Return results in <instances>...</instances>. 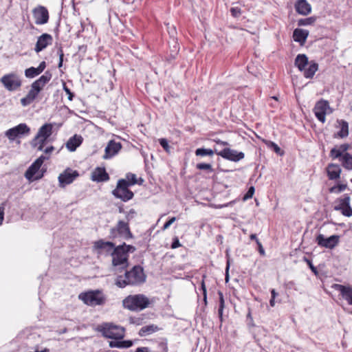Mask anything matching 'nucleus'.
Here are the masks:
<instances>
[{
    "instance_id": "1",
    "label": "nucleus",
    "mask_w": 352,
    "mask_h": 352,
    "mask_svg": "<svg viewBox=\"0 0 352 352\" xmlns=\"http://www.w3.org/2000/svg\"><path fill=\"white\" fill-rule=\"evenodd\" d=\"M146 278L143 267L136 265L130 270H126L124 276H118L115 284L120 288H124L127 285L137 286L144 283Z\"/></svg>"
},
{
    "instance_id": "2",
    "label": "nucleus",
    "mask_w": 352,
    "mask_h": 352,
    "mask_svg": "<svg viewBox=\"0 0 352 352\" xmlns=\"http://www.w3.org/2000/svg\"><path fill=\"white\" fill-rule=\"evenodd\" d=\"M153 302L145 295L139 294L126 296L122 300V306L130 311H138L148 307Z\"/></svg>"
},
{
    "instance_id": "3",
    "label": "nucleus",
    "mask_w": 352,
    "mask_h": 352,
    "mask_svg": "<svg viewBox=\"0 0 352 352\" xmlns=\"http://www.w3.org/2000/svg\"><path fill=\"white\" fill-rule=\"evenodd\" d=\"M294 65L300 72H303L306 78H312L318 69V63L314 61L309 63L307 56L303 54L297 55Z\"/></svg>"
},
{
    "instance_id": "4",
    "label": "nucleus",
    "mask_w": 352,
    "mask_h": 352,
    "mask_svg": "<svg viewBox=\"0 0 352 352\" xmlns=\"http://www.w3.org/2000/svg\"><path fill=\"white\" fill-rule=\"evenodd\" d=\"M98 330L107 338L121 340L124 337V328L113 323H103L98 326Z\"/></svg>"
},
{
    "instance_id": "5",
    "label": "nucleus",
    "mask_w": 352,
    "mask_h": 352,
    "mask_svg": "<svg viewBox=\"0 0 352 352\" xmlns=\"http://www.w3.org/2000/svg\"><path fill=\"white\" fill-rule=\"evenodd\" d=\"M79 298L89 306H96L104 305L106 302V297L101 290H91L81 293Z\"/></svg>"
},
{
    "instance_id": "6",
    "label": "nucleus",
    "mask_w": 352,
    "mask_h": 352,
    "mask_svg": "<svg viewBox=\"0 0 352 352\" xmlns=\"http://www.w3.org/2000/svg\"><path fill=\"white\" fill-rule=\"evenodd\" d=\"M129 186L125 179H120L118 181L116 188L112 190V195L117 199L126 202L133 199L134 194L129 188Z\"/></svg>"
},
{
    "instance_id": "7",
    "label": "nucleus",
    "mask_w": 352,
    "mask_h": 352,
    "mask_svg": "<svg viewBox=\"0 0 352 352\" xmlns=\"http://www.w3.org/2000/svg\"><path fill=\"white\" fill-rule=\"evenodd\" d=\"M129 255H126L122 246H116L111 254L112 265L118 267L120 271L126 270L129 266Z\"/></svg>"
},
{
    "instance_id": "8",
    "label": "nucleus",
    "mask_w": 352,
    "mask_h": 352,
    "mask_svg": "<svg viewBox=\"0 0 352 352\" xmlns=\"http://www.w3.org/2000/svg\"><path fill=\"white\" fill-rule=\"evenodd\" d=\"M118 236H121L126 240L133 237L128 222L120 220L115 227L111 228L109 238L115 239Z\"/></svg>"
},
{
    "instance_id": "9",
    "label": "nucleus",
    "mask_w": 352,
    "mask_h": 352,
    "mask_svg": "<svg viewBox=\"0 0 352 352\" xmlns=\"http://www.w3.org/2000/svg\"><path fill=\"white\" fill-rule=\"evenodd\" d=\"M4 87L10 91L17 90L21 86V80L14 73H10L3 76L0 80Z\"/></svg>"
},
{
    "instance_id": "10",
    "label": "nucleus",
    "mask_w": 352,
    "mask_h": 352,
    "mask_svg": "<svg viewBox=\"0 0 352 352\" xmlns=\"http://www.w3.org/2000/svg\"><path fill=\"white\" fill-rule=\"evenodd\" d=\"M116 247L113 242L103 239L96 241L93 245V249L98 255L111 256Z\"/></svg>"
},
{
    "instance_id": "11",
    "label": "nucleus",
    "mask_w": 352,
    "mask_h": 352,
    "mask_svg": "<svg viewBox=\"0 0 352 352\" xmlns=\"http://www.w3.org/2000/svg\"><path fill=\"white\" fill-rule=\"evenodd\" d=\"M314 111L319 121L324 123L326 114L331 113L329 102L324 100H320L316 102Z\"/></svg>"
},
{
    "instance_id": "12",
    "label": "nucleus",
    "mask_w": 352,
    "mask_h": 352,
    "mask_svg": "<svg viewBox=\"0 0 352 352\" xmlns=\"http://www.w3.org/2000/svg\"><path fill=\"white\" fill-rule=\"evenodd\" d=\"M78 176L79 173L77 170H74L69 168H66L58 176L59 186L61 188L65 187L67 185L72 184Z\"/></svg>"
},
{
    "instance_id": "13",
    "label": "nucleus",
    "mask_w": 352,
    "mask_h": 352,
    "mask_svg": "<svg viewBox=\"0 0 352 352\" xmlns=\"http://www.w3.org/2000/svg\"><path fill=\"white\" fill-rule=\"evenodd\" d=\"M34 23L36 25L46 24L49 21V12L43 6H38L32 10Z\"/></svg>"
},
{
    "instance_id": "14",
    "label": "nucleus",
    "mask_w": 352,
    "mask_h": 352,
    "mask_svg": "<svg viewBox=\"0 0 352 352\" xmlns=\"http://www.w3.org/2000/svg\"><path fill=\"white\" fill-rule=\"evenodd\" d=\"M30 132V127L25 123H21L17 126L8 129L6 135L10 140H14L17 137L28 135Z\"/></svg>"
},
{
    "instance_id": "15",
    "label": "nucleus",
    "mask_w": 352,
    "mask_h": 352,
    "mask_svg": "<svg viewBox=\"0 0 352 352\" xmlns=\"http://www.w3.org/2000/svg\"><path fill=\"white\" fill-rule=\"evenodd\" d=\"M340 236L338 235H332L328 238H325L322 234L317 236L316 241L318 245L325 248L333 249L339 243Z\"/></svg>"
},
{
    "instance_id": "16",
    "label": "nucleus",
    "mask_w": 352,
    "mask_h": 352,
    "mask_svg": "<svg viewBox=\"0 0 352 352\" xmlns=\"http://www.w3.org/2000/svg\"><path fill=\"white\" fill-rule=\"evenodd\" d=\"M350 197L349 195H344L342 198L337 200L338 204L334 207L336 210L341 211L346 217L352 216V208L350 206Z\"/></svg>"
},
{
    "instance_id": "17",
    "label": "nucleus",
    "mask_w": 352,
    "mask_h": 352,
    "mask_svg": "<svg viewBox=\"0 0 352 352\" xmlns=\"http://www.w3.org/2000/svg\"><path fill=\"white\" fill-rule=\"evenodd\" d=\"M331 287L339 292L342 298L345 300L349 305H352V286L333 284Z\"/></svg>"
},
{
    "instance_id": "18",
    "label": "nucleus",
    "mask_w": 352,
    "mask_h": 352,
    "mask_svg": "<svg viewBox=\"0 0 352 352\" xmlns=\"http://www.w3.org/2000/svg\"><path fill=\"white\" fill-rule=\"evenodd\" d=\"M42 89L36 85L34 82L30 86V90L28 94L21 99V104L23 107H27L38 96Z\"/></svg>"
},
{
    "instance_id": "19",
    "label": "nucleus",
    "mask_w": 352,
    "mask_h": 352,
    "mask_svg": "<svg viewBox=\"0 0 352 352\" xmlns=\"http://www.w3.org/2000/svg\"><path fill=\"white\" fill-rule=\"evenodd\" d=\"M219 155L224 159L233 162H239L244 157V153L243 152H237L229 148H225L220 151Z\"/></svg>"
},
{
    "instance_id": "20",
    "label": "nucleus",
    "mask_w": 352,
    "mask_h": 352,
    "mask_svg": "<svg viewBox=\"0 0 352 352\" xmlns=\"http://www.w3.org/2000/svg\"><path fill=\"white\" fill-rule=\"evenodd\" d=\"M53 37L51 34L47 33H44L41 35L36 41L34 50L36 52L38 53L45 49L48 45L52 44Z\"/></svg>"
},
{
    "instance_id": "21",
    "label": "nucleus",
    "mask_w": 352,
    "mask_h": 352,
    "mask_svg": "<svg viewBox=\"0 0 352 352\" xmlns=\"http://www.w3.org/2000/svg\"><path fill=\"white\" fill-rule=\"evenodd\" d=\"M121 148L122 144L120 142H116L113 140H110L105 148L103 159L107 160L111 158L116 155Z\"/></svg>"
},
{
    "instance_id": "22",
    "label": "nucleus",
    "mask_w": 352,
    "mask_h": 352,
    "mask_svg": "<svg viewBox=\"0 0 352 352\" xmlns=\"http://www.w3.org/2000/svg\"><path fill=\"white\" fill-rule=\"evenodd\" d=\"M53 125L50 123H46L41 126L38 131L33 140V142H36L40 138H44V140H47L48 138L52 134Z\"/></svg>"
},
{
    "instance_id": "23",
    "label": "nucleus",
    "mask_w": 352,
    "mask_h": 352,
    "mask_svg": "<svg viewBox=\"0 0 352 352\" xmlns=\"http://www.w3.org/2000/svg\"><path fill=\"white\" fill-rule=\"evenodd\" d=\"M349 144H342L340 146H336L333 147L329 153V156L333 159H338L342 157L343 154L347 153L346 151L349 148Z\"/></svg>"
},
{
    "instance_id": "24",
    "label": "nucleus",
    "mask_w": 352,
    "mask_h": 352,
    "mask_svg": "<svg viewBox=\"0 0 352 352\" xmlns=\"http://www.w3.org/2000/svg\"><path fill=\"white\" fill-rule=\"evenodd\" d=\"M91 179L97 182H107L109 179V175L104 168H97L93 172Z\"/></svg>"
},
{
    "instance_id": "25",
    "label": "nucleus",
    "mask_w": 352,
    "mask_h": 352,
    "mask_svg": "<svg viewBox=\"0 0 352 352\" xmlns=\"http://www.w3.org/2000/svg\"><path fill=\"white\" fill-rule=\"evenodd\" d=\"M296 12L302 15H308L311 11V6L307 0H298L295 4Z\"/></svg>"
},
{
    "instance_id": "26",
    "label": "nucleus",
    "mask_w": 352,
    "mask_h": 352,
    "mask_svg": "<svg viewBox=\"0 0 352 352\" xmlns=\"http://www.w3.org/2000/svg\"><path fill=\"white\" fill-rule=\"evenodd\" d=\"M341 171L340 166L336 164H329L327 167V176L331 180L339 179Z\"/></svg>"
},
{
    "instance_id": "27",
    "label": "nucleus",
    "mask_w": 352,
    "mask_h": 352,
    "mask_svg": "<svg viewBox=\"0 0 352 352\" xmlns=\"http://www.w3.org/2000/svg\"><path fill=\"white\" fill-rule=\"evenodd\" d=\"M309 36V31L303 29L296 28L293 32V38L296 42L303 45Z\"/></svg>"
},
{
    "instance_id": "28",
    "label": "nucleus",
    "mask_w": 352,
    "mask_h": 352,
    "mask_svg": "<svg viewBox=\"0 0 352 352\" xmlns=\"http://www.w3.org/2000/svg\"><path fill=\"white\" fill-rule=\"evenodd\" d=\"M82 138L80 135H74L71 137L66 143V147L69 151H75L82 144Z\"/></svg>"
},
{
    "instance_id": "29",
    "label": "nucleus",
    "mask_w": 352,
    "mask_h": 352,
    "mask_svg": "<svg viewBox=\"0 0 352 352\" xmlns=\"http://www.w3.org/2000/svg\"><path fill=\"white\" fill-rule=\"evenodd\" d=\"M40 169L38 166L32 164L31 166L25 171V177L29 181H34L41 179L43 177V174L40 175H36V173Z\"/></svg>"
},
{
    "instance_id": "30",
    "label": "nucleus",
    "mask_w": 352,
    "mask_h": 352,
    "mask_svg": "<svg viewBox=\"0 0 352 352\" xmlns=\"http://www.w3.org/2000/svg\"><path fill=\"white\" fill-rule=\"evenodd\" d=\"M52 78V74L50 71H46L43 75L40 76L37 80L33 82L36 85L41 89L47 84Z\"/></svg>"
},
{
    "instance_id": "31",
    "label": "nucleus",
    "mask_w": 352,
    "mask_h": 352,
    "mask_svg": "<svg viewBox=\"0 0 352 352\" xmlns=\"http://www.w3.org/2000/svg\"><path fill=\"white\" fill-rule=\"evenodd\" d=\"M338 126L340 128V130L335 135V137H338L340 138H346L349 135V124L346 121L343 120H338Z\"/></svg>"
},
{
    "instance_id": "32",
    "label": "nucleus",
    "mask_w": 352,
    "mask_h": 352,
    "mask_svg": "<svg viewBox=\"0 0 352 352\" xmlns=\"http://www.w3.org/2000/svg\"><path fill=\"white\" fill-rule=\"evenodd\" d=\"M109 345L111 348L128 349L133 345V342L131 340H115L110 341Z\"/></svg>"
},
{
    "instance_id": "33",
    "label": "nucleus",
    "mask_w": 352,
    "mask_h": 352,
    "mask_svg": "<svg viewBox=\"0 0 352 352\" xmlns=\"http://www.w3.org/2000/svg\"><path fill=\"white\" fill-rule=\"evenodd\" d=\"M159 330V328L157 325L155 324H149L146 326L142 327L139 331V336L141 337L146 336L150 335L154 332H156Z\"/></svg>"
},
{
    "instance_id": "34",
    "label": "nucleus",
    "mask_w": 352,
    "mask_h": 352,
    "mask_svg": "<svg viewBox=\"0 0 352 352\" xmlns=\"http://www.w3.org/2000/svg\"><path fill=\"white\" fill-rule=\"evenodd\" d=\"M342 166L347 170H352V155L349 153L343 154L342 157L340 158Z\"/></svg>"
},
{
    "instance_id": "35",
    "label": "nucleus",
    "mask_w": 352,
    "mask_h": 352,
    "mask_svg": "<svg viewBox=\"0 0 352 352\" xmlns=\"http://www.w3.org/2000/svg\"><path fill=\"white\" fill-rule=\"evenodd\" d=\"M124 179L126 184L130 186H133L136 184L141 185L144 181L142 178H140L138 182L136 175L132 173H126V178Z\"/></svg>"
},
{
    "instance_id": "36",
    "label": "nucleus",
    "mask_w": 352,
    "mask_h": 352,
    "mask_svg": "<svg viewBox=\"0 0 352 352\" xmlns=\"http://www.w3.org/2000/svg\"><path fill=\"white\" fill-rule=\"evenodd\" d=\"M219 295V308H218V316L220 320L221 323L223 322V312L225 307V301L223 298V294L222 292L218 291Z\"/></svg>"
},
{
    "instance_id": "37",
    "label": "nucleus",
    "mask_w": 352,
    "mask_h": 352,
    "mask_svg": "<svg viewBox=\"0 0 352 352\" xmlns=\"http://www.w3.org/2000/svg\"><path fill=\"white\" fill-rule=\"evenodd\" d=\"M41 74L37 67H31L25 70V76L28 78H33Z\"/></svg>"
},
{
    "instance_id": "38",
    "label": "nucleus",
    "mask_w": 352,
    "mask_h": 352,
    "mask_svg": "<svg viewBox=\"0 0 352 352\" xmlns=\"http://www.w3.org/2000/svg\"><path fill=\"white\" fill-rule=\"evenodd\" d=\"M195 155L197 156H213L214 152H212V149L210 148H198L195 150Z\"/></svg>"
},
{
    "instance_id": "39",
    "label": "nucleus",
    "mask_w": 352,
    "mask_h": 352,
    "mask_svg": "<svg viewBox=\"0 0 352 352\" xmlns=\"http://www.w3.org/2000/svg\"><path fill=\"white\" fill-rule=\"evenodd\" d=\"M265 146L270 148V150L274 151L276 154L279 155H283V151L280 149V148L275 143L270 142V141H266L265 140Z\"/></svg>"
},
{
    "instance_id": "40",
    "label": "nucleus",
    "mask_w": 352,
    "mask_h": 352,
    "mask_svg": "<svg viewBox=\"0 0 352 352\" xmlns=\"http://www.w3.org/2000/svg\"><path fill=\"white\" fill-rule=\"evenodd\" d=\"M347 188V184H338L329 188V192L339 194Z\"/></svg>"
},
{
    "instance_id": "41",
    "label": "nucleus",
    "mask_w": 352,
    "mask_h": 352,
    "mask_svg": "<svg viewBox=\"0 0 352 352\" xmlns=\"http://www.w3.org/2000/svg\"><path fill=\"white\" fill-rule=\"evenodd\" d=\"M316 21V18L314 16H311L306 19H301L298 20V25L299 26H305V25H309L313 24Z\"/></svg>"
},
{
    "instance_id": "42",
    "label": "nucleus",
    "mask_w": 352,
    "mask_h": 352,
    "mask_svg": "<svg viewBox=\"0 0 352 352\" xmlns=\"http://www.w3.org/2000/svg\"><path fill=\"white\" fill-rule=\"evenodd\" d=\"M196 168L198 170H208L210 173L213 172V168L210 164L199 163L196 165Z\"/></svg>"
},
{
    "instance_id": "43",
    "label": "nucleus",
    "mask_w": 352,
    "mask_h": 352,
    "mask_svg": "<svg viewBox=\"0 0 352 352\" xmlns=\"http://www.w3.org/2000/svg\"><path fill=\"white\" fill-rule=\"evenodd\" d=\"M206 275H203V279L201 283V290L202 291L203 296H204V301L205 302V305L207 303V290L204 282V278H206Z\"/></svg>"
},
{
    "instance_id": "44",
    "label": "nucleus",
    "mask_w": 352,
    "mask_h": 352,
    "mask_svg": "<svg viewBox=\"0 0 352 352\" xmlns=\"http://www.w3.org/2000/svg\"><path fill=\"white\" fill-rule=\"evenodd\" d=\"M250 239L252 240H255L257 245H258V251L260 252L261 254H264V248H263V245H262V243L258 241V239H257L256 237V235L253 234H251L250 235Z\"/></svg>"
},
{
    "instance_id": "45",
    "label": "nucleus",
    "mask_w": 352,
    "mask_h": 352,
    "mask_svg": "<svg viewBox=\"0 0 352 352\" xmlns=\"http://www.w3.org/2000/svg\"><path fill=\"white\" fill-rule=\"evenodd\" d=\"M120 245L122 246L124 252H126V255H129V252H133L135 251V248L131 245H127L124 243Z\"/></svg>"
},
{
    "instance_id": "46",
    "label": "nucleus",
    "mask_w": 352,
    "mask_h": 352,
    "mask_svg": "<svg viewBox=\"0 0 352 352\" xmlns=\"http://www.w3.org/2000/svg\"><path fill=\"white\" fill-rule=\"evenodd\" d=\"M135 214H136V211L133 208H131L129 211L126 212V222L129 223L131 219H133L134 218V217L135 216Z\"/></svg>"
},
{
    "instance_id": "47",
    "label": "nucleus",
    "mask_w": 352,
    "mask_h": 352,
    "mask_svg": "<svg viewBox=\"0 0 352 352\" xmlns=\"http://www.w3.org/2000/svg\"><path fill=\"white\" fill-rule=\"evenodd\" d=\"M254 188L253 186L250 187L248 190L247 191V192L243 196V200L245 201V200H248V199L252 198L254 195Z\"/></svg>"
},
{
    "instance_id": "48",
    "label": "nucleus",
    "mask_w": 352,
    "mask_h": 352,
    "mask_svg": "<svg viewBox=\"0 0 352 352\" xmlns=\"http://www.w3.org/2000/svg\"><path fill=\"white\" fill-rule=\"evenodd\" d=\"M63 90L67 93V94L68 95V99L69 100H73V98L74 96V94L71 91V90L67 87V86L66 85V83L63 82Z\"/></svg>"
},
{
    "instance_id": "49",
    "label": "nucleus",
    "mask_w": 352,
    "mask_h": 352,
    "mask_svg": "<svg viewBox=\"0 0 352 352\" xmlns=\"http://www.w3.org/2000/svg\"><path fill=\"white\" fill-rule=\"evenodd\" d=\"M246 322H247L248 325H249V326H252V327L255 326L254 323L253 322L252 312H251V310L250 308L248 309V313L247 314Z\"/></svg>"
},
{
    "instance_id": "50",
    "label": "nucleus",
    "mask_w": 352,
    "mask_h": 352,
    "mask_svg": "<svg viewBox=\"0 0 352 352\" xmlns=\"http://www.w3.org/2000/svg\"><path fill=\"white\" fill-rule=\"evenodd\" d=\"M230 12L232 16L239 17L241 14V10L238 7L231 8Z\"/></svg>"
},
{
    "instance_id": "51",
    "label": "nucleus",
    "mask_w": 352,
    "mask_h": 352,
    "mask_svg": "<svg viewBox=\"0 0 352 352\" xmlns=\"http://www.w3.org/2000/svg\"><path fill=\"white\" fill-rule=\"evenodd\" d=\"M58 53L59 55V63H58V67L59 68H60L63 66V56H64L63 50L61 47H60L58 48Z\"/></svg>"
},
{
    "instance_id": "52",
    "label": "nucleus",
    "mask_w": 352,
    "mask_h": 352,
    "mask_svg": "<svg viewBox=\"0 0 352 352\" xmlns=\"http://www.w3.org/2000/svg\"><path fill=\"white\" fill-rule=\"evenodd\" d=\"M160 145L162 146V147L166 151H168V149H169V145H168V141L166 140V139H164V138H162V139H160Z\"/></svg>"
},
{
    "instance_id": "53",
    "label": "nucleus",
    "mask_w": 352,
    "mask_h": 352,
    "mask_svg": "<svg viewBox=\"0 0 352 352\" xmlns=\"http://www.w3.org/2000/svg\"><path fill=\"white\" fill-rule=\"evenodd\" d=\"M176 220L175 217L170 218L168 221H166L163 226L162 230H165L168 229L172 223H173Z\"/></svg>"
},
{
    "instance_id": "54",
    "label": "nucleus",
    "mask_w": 352,
    "mask_h": 352,
    "mask_svg": "<svg viewBox=\"0 0 352 352\" xmlns=\"http://www.w3.org/2000/svg\"><path fill=\"white\" fill-rule=\"evenodd\" d=\"M158 349H160V352H167L168 351V346L167 344L163 342H161L158 344Z\"/></svg>"
},
{
    "instance_id": "55",
    "label": "nucleus",
    "mask_w": 352,
    "mask_h": 352,
    "mask_svg": "<svg viewBox=\"0 0 352 352\" xmlns=\"http://www.w3.org/2000/svg\"><path fill=\"white\" fill-rule=\"evenodd\" d=\"M181 246V243H179V239L176 236L173 238V242L171 244V248L175 249Z\"/></svg>"
},
{
    "instance_id": "56",
    "label": "nucleus",
    "mask_w": 352,
    "mask_h": 352,
    "mask_svg": "<svg viewBox=\"0 0 352 352\" xmlns=\"http://www.w3.org/2000/svg\"><path fill=\"white\" fill-rule=\"evenodd\" d=\"M4 206L5 203H3L1 206H0V226L2 225L4 219Z\"/></svg>"
},
{
    "instance_id": "57",
    "label": "nucleus",
    "mask_w": 352,
    "mask_h": 352,
    "mask_svg": "<svg viewBox=\"0 0 352 352\" xmlns=\"http://www.w3.org/2000/svg\"><path fill=\"white\" fill-rule=\"evenodd\" d=\"M46 141L47 140H44V138H40L39 139H37L36 142H32V145L35 146L37 144H38L40 145L45 146Z\"/></svg>"
},
{
    "instance_id": "58",
    "label": "nucleus",
    "mask_w": 352,
    "mask_h": 352,
    "mask_svg": "<svg viewBox=\"0 0 352 352\" xmlns=\"http://www.w3.org/2000/svg\"><path fill=\"white\" fill-rule=\"evenodd\" d=\"M45 67H46V63L45 61H42L41 63H40L37 69L41 74L45 70Z\"/></svg>"
},
{
    "instance_id": "59",
    "label": "nucleus",
    "mask_w": 352,
    "mask_h": 352,
    "mask_svg": "<svg viewBox=\"0 0 352 352\" xmlns=\"http://www.w3.org/2000/svg\"><path fill=\"white\" fill-rule=\"evenodd\" d=\"M269 100H274V102H272V105L274 106V107H277L278 104V98L276 96H274V97H270L268 100H267V102H269Z\"/></svg>"
},
{
    "instance_id": "60",
    "label": "nucleus",
    "mask_w": 352,
    "mask_h": 352,
    "mask_svg": "<svg viewBox=\"0 0 352 352\" xmlns=\"http://www.w3.org/2000/svg\"><path fill=\"white\" fill-rule=\"evenodd\" d=\"M135 352H150L148 347H138Z\"/></svg>"
},
{
    "instance_id": "61",
    "label": "nucleus",
    "mask_w": 352,
    "mask_h": 352,
    "mask_svg": "<svg viewBox=\"0 0 352 352\" xmlns=\"http://www.w3.org/2000/svg\"><path fill=\"white\" fill-rule=\"evenodd\" d=\"M32 164L38 166V168H41V166L43 164L42 160L36 159Z\"/></svg>"
},
{
    "instance_id": "62",
    "label": "nucleus",
    "mask_w": 352,
    "mask_h": 352,
    "mask_svg": "<svg viewBox=\"0 0 352 352\" xmlns=\"http://www.w3.org/2000/svg\"><path fill=\"white\" fill-rule=\"evenodd\" d=\"M54 146H49V147H47L45 150H44V153H52L53 151H54Z\"/></svg>"
},
{
    "instance_id": "63",
    "label": "nucleus",
    "mask_w": 352,
    "mask_h": 352,
    "mask_svg": "<svg viewBox=\"0 0 352 352\" xmlns=\"http://www.w3.org/2000/svg\"><path fill=\"white\" fill-rule=\"evenodd\" d=\"M215 142L218 144H220V145H223V146H226V145H228V143L227 142H225V141H222L221 140H215Z\"/></svg>"
},
{
    "instance_id": "64",
    "label": "nucleus",
    "mask_w": 352,
    "mask_h": 352,
    "mask_svg": "<svg viewBox=\"0 0 352 352\" xmlns=\"http://www.w3.org/2000/svg\"><path fill=\"white\" fill-rule=\"evenodd\" d=\"M307 263H308L311 270H312V272H314L315 274H316L317 273L316 268L312 265V263L309 261H307Z\"/></svg>"
}]
</instances>
